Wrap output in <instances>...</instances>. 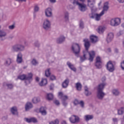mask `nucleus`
<instances>
[{
  "instance_id": "nucleus-1",
  "label": "nucleus",
  "mask_w": 124,
  "mask_h": 124,
  "mask_svg": "<svg viewBox=\"0 0 124 124\" xmlns=\"http://www.w3.org/2000/svg\"><path fill=\"white\" fill-rule=\"evenodd\" d=\"M83 42L84 43L86 51L83 52V56L80 57V62H83L87 60V55H88V54H89L90 56V58L89 59V61L90 62H93L95 54L94 53V51H91V52L88 51L89 48H90V46H91L90 41H89V39L85 38L83 40Z\"/></svg>"
},
{
  "instance_id": "nucleus-2",
  "label": "nucleus",
  "mask_w": 124,
  "mask_h": 124,
  "mask_svg": "<svg viewBox=\"0 0 124 124\" xmlns=\"http://www.w3.org/2000/svg\"><path fill=\"white\" fill-rule=\"evenodd\" d=\"M106 79L105 77H103L102 78L103 82L100 83L97 88L96 96L98 99L100 100H103V98H104V96H105V93L103 92V89H104V87L106 86V83L104 82Z\"/></svg>"
},
{
  "instance_id": "nucleus-3",
  "label": "nucleus",
  "mask_w": 124,
  "mask_h": 124,
  "mask_svg": "<svg viewBox=\"0 0 124 124\" xmlns=\"http://www.w3.org/2000/svg\"><path fill=\"white\" fill-rule=\"evenodd\" d=\"M17 78L20 79V80H25V83L26 85H28V84H30L32 81V74L29 73L27 77L25 75H22L19 76Z\"/></svg>"
},
{
  "instance_id": "nucleus-4",
  "label": "nucleus",
  "mask_w": 124,
  "mask_h": 124,
  "mask_svg": "<svg viewBox=\"0 0 124 124\" xmlns=\"http://www.w3.org/2000/svg\"><path fill=\"white\" fill-rule=\"evenodd\" d=\"M71 50L76 56L78 57V55L80 54L81 51V45L77 43H74L71 46Z\"/></svg>"
},
{
  "instance_id": "nucleus-5",
  "label": "nucleus",
  "mask_w": 124,
  "mask_h": 124,
  "mask_svg": "<svg viewBox=\"0 0 124 124\" xmlns=\"http://www.w3.org/2000/svg\"><path fill=\"white\" fill-rule=\"evenodd\" d=\"M73 4L74 5H78L79 10L82 12L87 10V5L84 3H80L78 0H73Z\"/></svg>"
},
{
  "instance_id": "nucleus-6",
  "label": "nucleus",
  "mask_w": 124,
  "mask_h": 124,
  "mask_svg": "<svg viewBox=\"0 0 124 124\" xmlns=\"http://www.w3.org/2000/svg\"><path fill=\"white\" fill-rule=\"evenodd\" d=\"M24 50H25V46L21 44H16L12 47L13 52H22Z\"/></svg>"
},
{
  "instance_id": "nucleus-7",
  "label": "nucleus",
  "mask_w": 124,
  "mask_h": 124,
  "mask_svg": "<svg viewBox=\"0 0 124 124\" xmlns=\"http://www.w3.org/2000/svg\"><path fill=\"white\" fill-rule=\"evenodd\" d=\"M42 27L45 31H49L51 29V21L48 19H45L43 22Z\"/></svg>"
},
{
  "instance_id": "nucleus-8",
  "label": "nucleus",
  "mask_w": 124,
  "mask_h": 124,
  "mask_svg": "<svg viewBox=\"0 0 124 124\" xmlns=\"http://www.w3.org/2000/svg\"><path fill=\"white\" fill-rule=\"evenodd\" d=\"M121 24V19L119 18H113L110 20V25L112 27H117Z\"/></svg>"
},
{
  "instance_id": "nucleus-9",
  "label": "nucleus",
  "mask_w": 124,
  "mask_h": 124,
  "mask_svg": "<svg viewBox=\"0 0 124 124\" xmlns=\"http://www.w3.org/2000/svg\"><path fill=\"white\" fill-rule=\"evenodd\" d=\"M95 66L98 69H100L102 67V61L100 57L98 56L96 58V62L95 63Z\"/></svg>"
},
{
  "instance_id": "nucleus-10",
  "label": "nucleus",
  "mask_w": 124,
  "mask_h": 124,
  "mask_svg": "<svg viewBox=\"0 0 124 124\" xmlns=\"http://www.w3.org/2000/svg\"><path fill=\"white\" fill-rule=\"evenodd\" d=\"M107 69L109 72H113L115 70V65L112 62L109 61L107 64Z\"/></svg>"
},
{
  "instance_id": "nucleus-11",
  "label": "nucleus",
  "mask_w": 124,
  "mask_h": 124,
  "mask_svg": "<svg viewBox=\"0 0 124 124\" xmlns=\"http://www.w3.org/2000/svg\"><path fill=\"white\" fill-rule=\"evenodd\" d=\"M69 120L71 124H77V123H79L80 118L78 116L72 115L69 118Z\"/></svg>"
},
{
  "instance_id": "nucleus-12",
  "label": "nucleus",
  "mask_w": 124,
  "mask_h": 124,
  "mask_svg": "<svg viewBox=\"0 0 124 124\" xmlns=\"http://www.w3.org/2000/svg\"><path fill=\"white\" fill-rule=\"evenodd\" d=\"M45 14L46 17H47V18H51L53 17V12L52 11V8H46L45 11Z\"/></svg>"
},
{
  "instance_id": "nucleus-13",
  "label": "nucleus",
  "mask_w": 124,
  "mask_h": 124,
  "mask_svg": "<svg viewBox=\"0 0 124 124\" xmlns=\"http://www.w3.org/2000/svg\"><path fill=\"white\" fill-rule=\"evenodd\" d=\"M7 33L5 31L0 30V40L2 41L5 40V36H6Z\"/></svg>"
},
{
  "instance_id": "nucleus-14",
  "label": "nucleus",
  "mask_w": 124,
  "mask_h": 124,
  "mask_svg": "<svg viewBox=\"0 0 124 124\" xmlns=\"http://www.w3.org/2000/svg\"><path fill=\"white\" fill-rule=\"evenodd\" d=\"M88 6L91 8L93 10V8L94 7V3H95V0H87Z\"/></svg>"
},
{
  "instance_id": "nucleus-15",
  "label": "nucleus",
  "mask_w": 124,
  "mask_h": 124,
  "mask_svg": "<svg viewBox=\"0 0 124 124\" xmlns=\"http://www.w3.org/2000/svg\"><path fill=\"white\" fill-rule=\"evenodd\" d=\"M67 65L68 66L69 68L71 69V70H72V71H74V72H76V68L75 67L74 65L72 64L71 62H67Z\"/></svg>"
},
{
  "instance_id": "nucleus-16",
  "label": "nucleus",
  "mask_w": 124,
  "mask_h": 124,
  "mask_svg": "<svg viewBox=\"0 0 124 124\" xmlns=\"http://www.w3.org/2000/svg\"><path fill=\"white\" fill-rule=\"evenodd\" d=\"M103 8V9L101 12H103L104 14H105V12H107V11H108V9H109V2H105Z\"/></svg>"
},
{
  "instance_id": "nucleus-17",
  "label": "nucleus",
  "mask_w": 124,
  "mask_h": 124,
  "mask_svg": "<svg viewBox=\"0 0 124 124\" xmlns=\"http://www.w3.org/2000/svg\"><path fill=\"white\" fill-rule=\"evenodd\" d=\"M59 96H60L61 99L62 101H65L67 99H68V97L66 95H64L62 92H59L58 94Z\"/></svg>"
},
{
  "instance_id": "nucleus-18",
  "label": "nucleus",
  "mask_w": 124,
  "mask_h": 124,
  "mask_svg": "<svg viewBox=\"0 0 124 124\" xmlns=\"http://www.w3.org/2000/svg\"><path fill=\"white\" fill-rule=\"evenodd\" d=\"M16 62L17 63H22V62H23V55L22 53H19L17 54Z\"/></svg>"
},
{
  "instance_id": "nucleus-19",
  "label": "nucleus",
  "mask_w": 124,
  "mask_h": 124,
  "mask_svg": "<svg viewBox=\"0 0 124 124\" xmlns=\"http://www.w3.org/2000/svg\"><path fill=\"white\" fill-rule=\"evenodd\" d=\"M104 15V14L103 12H101L100 14H95L94 15V16L95 17V20L96 21H99L102 17V16H103Z\"/></svg>"
},
{
  "instance_id": "nucleus-20",
  "label": "nucleus",
  "mask_w": 124,
  "mask_h": 124,
  "mask_svg": "<svg viewBox=\"0 0 124 124\" xmlns=\"http://www.w3.org/2000/svg\"><path fill=\"white\" fill-rule=\"evenodd\" d=\"M113 38H114V34H113V33H109L107 38V41L108 43L111 42V41L113 40Z\"/></svg>"
},
{
  "instance_id": "nucleus-21",
  "label": "nucleus",
  "mask_w": 124,
  "mask_h": 124,
  "mask_svg": "<svg viewBox=\"0 0 124 124\" xmlns=\"http://www.w3.org/2000/svg\"><path fill=\"white\" fill-rule=\"evenodd\" d=\"M47 81L46 78H42L41 81L39 83V85L40 87H44V86L47 85Z\"/></svg>"
},
{
  "instance_id": "nucleus-22",
  "label": "nucleus",
  "mask_w": 124,
  "mask_h": 124,
  "mask_svg": "<svg viewBox=\"0 0 124 124\" xmlns=\"http://www.w3.org/2000/svg\"><path fill=\"white\" fill-rule=\"evenodd\" d=\"M90 38L92 43H95L96 42H97V36L94 35H91Z\"/></svg>"
},
{
  "instance_id": "nucleus-23",
  "label": "nucleus",
  "mask_w": 124,
  "mask_h": 124,
  "mask_svg": "<svg viewBox=\"0 0 124 124\" xmlns=\"http://www.w3.org/2000/svg\"><path fill=\"white\" fill-rule=\"evenodd\" d=\"M25 121L27 123H37V120L35 118H31L30 119L25 118Z\"/></svg>"
},
{
  "instance_id": "nucleus-24",
  "label": "nucleus",
  "mask_w": 124,
  "mask_h": 124,
  "mask_svg": "<svg viewBox=\"0 0 124 124\" xmlns=\"http://www.w3.org/2000/svg\"><path fill=\"white\" fill-rule=\"evenodd\" d=\"M84 119L86 122H89L90 120H93V115H86L84 116Z\"/></svg>"
},
{
  "instance_id": "nucleus-25",
  "label": "nucleus",
  "mask_w": 124,
  "mask_h": 124,
  "mask_svg": "<svg viewBox=\"0 0 124 124\" xmlns=\"http://www.w3.org/2000/svg\"><path fill=\"white\" fill-rule=\"evenodd\" d=\"M117 114L120 116L124 114V107H122L117 109Z\"/></svg>"
},
{
  "instance_id": "nucleus-26",
  "label": "nucleus",
  "mask_w": 124,
  "mask_h": 124,
  "mask_svg": "<svg viewBox=\"0 0 124 124\" xmlns=\"http://www.w3.org/2000/svg\"><path fill=\"white\" fill-rule=\"evenodd\" d=\"M31 108H32V104L30 102H28L26 103L25 105V110L26 111H29L30 109H31Z\"/></svg>"
},
{
  "instance_id": "nucleus-27",
  "label": "nucleus",
  "mask_w": 124,
  "mask_h": 124,
  "mask_svg": "<svg viewBox=\"0 0 124 124\" xmlns=\"http://www.w3.org/2000/svg\"><path fill=\"white\" fill-rule=\"evenodd\" d=\"M106 30V28H105V27L100 26L98 28V32H99V33H103Z\"/></svg>"
},
{
  "instance_id": "nucleus-28",
  "label": "nucleus",
  "mask_w": 124,
  "mask_h": 124,
  "mask_svg": "<svg viewBox=\"0 0 124 124\" xmlns=\"http://www.w3.org/2000/svg\"><path fill=\"white\" fill-rule=\"evenodd\" d=\"M65 40V37L63 36H61L57 40V43H62L63 41Z\"/></svg>"
},
{
  "instance_id": "nucleus-29",
  "label": "nucleus",
  "mask_w": 124,
  "mask_h": 124,
  "mask_svg": "<svg viewBox=\"0 0 124 124\" xmlns=\"http://www.w3.org/2000/svg\"><path fill=\"white\" fill-rule=\"evenodd\" d=\"M69 83V79H65L62 84V88H67Z\"/></svg>"
},
{
  "instance_id": "nucleus-30",
  "label": "nucleus",
  "mask_w": 124,
  "mask_h": 124,
  "mask_svg": "<svg viewBox=\"0 0 124 124\" xmlns=\"http://www.w3.org/2000/svg\"><path fill=\"white\" fill-rule=\"evenodd\" d=\"M85 90V94L86 95V96H89V95H91L92 94V92L90 91H89V89L87 86H85L84 87Z\"/></svg>"
},
{
  "instance_id": "nucleus-31",
  "label": "nucleus",
  "mask_w": 124,
  "mask_h": 124,
  "mask_svg": "<svg viewBox=\"0 0 124 124\" xmlns=\"http://www.w3.org/2000/svg\"><path fill=\"white\" fill-rule=\"evenodd\" d=\"M40 112L43 116H46L47 115V111H46V110L43 107H41L40 108Z\"/></svg>"
},
{
  "instance_id": "nucleus-32",
  "label": "nucleus",
  "mask_w": 124,
  "mask_h": 124,
  "mask_svg": "<svg viewBox=\"0 0 124 124\" xmlns=\"http://www.w3.org/2000/svg\"><path fill=\"white\" fill-rule=\"evenodd\" d=\"M11 112L13 115H17L18 111H17V108L14 107L11 109Z\"/></svg>"
},
{
  "instance_id": "nucleus-33",
  "label": "nucleus",
  "mask_w": 124,
  "mask_h": 124,
  "mask_svg": "<svg viewBox=\"0 0 124 124\" xmlns=\"http://www.w3.org/2000/svg\"><path fill=\"white\" fill-rule=\"evenodd\" d=\"M32 102L34 104H36L37 103H38V102H40V98L38 97H34V98H33Z\"/></svg>"
},
{
  "instance_id": "nucleus-34",
  "label": "nucleus",
  "mask_w": 124,
  "mask_h": 124,
  "mask_svg": "<svg viewBox=\"0 0 124 124\" xmlns=\"http://www.w3.org/2000/svg\"><path fill=\"white\" fill-rule=\"evenodd\" d=\"M11 62H12V61L11 59L8 58L6 60V62L4 63L5 65L6 66H9L10 64H11Z\"/></svg>"
},
{
  "instance_id": "nucleus-35",
  "label": "nucleus",
  "mask_w": 124,
  "mask_h": 124,
  "mask_svg": "<svg viewBox=\"0 0 124 124\" xmlns=\"http://www.w3.org/2000/svg\"><path fill=\"white\" fill-rule=\"evenodd\" d=\"M76 87L78 91H81L82 90V85L80 82H78L76 84Z\"/></svg>"
},
{
  "instance_id": "nucleus-36",
  "label": "nucleus",
  "mask_w": 124,
  "mask_h": 124,
  "mask_svg": "<svg viewBox=\"0 0 124 124\" xmlns=\"http://www.w3.org/2000/svg\"><path fill=\"white\" fill-rule=\"evenodd\" d=\"M54 98V95L52 93H48L46 95V99L47 100H52Z\"/></svg>"
},
{
  "instance_id": "nucleus-37",
  "label": "nucleus",
  "mask_w": 124,
  "mask_h": 124,
  "mask_svg": "<svg viewBox=\"0 0 124 124\" xmlns=\"http://www.w3.org/2000/svg\"><path fill=\"white\" fill-rule=\"evenodd\" d=\"M112 93L114 95H119L120 94V91L118 89H113L112 91Z\"/></svg>"
},
{
  "instance_id": "nucleus-38",
  "label": "nucleus",
  "mask_w": 124,
  "mask_h": 124,
  "mask_svg": "<svg viewBox=\"0 0 124 124\" xmlns=\"http://www.w3.org/2000/svg\"><path fill=\"white\" fill-rule=\"evenodd\" d=\"M64 18L65 21H68V19H69V14L67 12L64 13Z\"/></svg>"
},
{
  "instance_id": "nucleus-39",
  "label": "nucleus",
  "mask_w": 124,
  "mask_h": 124,
  "mask_svg": "<svg viewBox=\"0 0 124 124\" xmlns=\"http://www.w3.org/2000/svg\"><path fill=\"white\" fill-rule=\"evenodd\" d=\"M45 75L46 77H49L51 75V72H50V69H47L45 71Z\"/></svg>"
},
{
  "instance_id": "nucleus-40",
  "label": "nucleus",
  "mask_w": 124,
  "mask_h": 124,
  "mask_svg": "<svg viewBox=\"0 0 124 124\" xmlns=\"http://www.w3.org/2000/svg\"><path fill=\"white\" fill-rule=\"evenodd\" d=\"M60 124V121L58 119H56L54 121H51L49 122V124Z\"/></svg>"
},
{
  "instance_id": "nucleus-41",
  "label": "nucleus",
  "mask_w": 124,
  "mask_h": 124,
  "mask_svg": "<svg viewBox=\"0 0 124 124\" xmlns=\"http://www.w3.org/2000/svg\"><path fill=\"white\" fill-rule=\"evenodd\" d=\"M16 26L15 24H13L12 25H10L8 27L9 30H13L14 29H15Z\"/></svg>"
},
{
  "instance_id": "nucleus-42",
  "label": "nucleus",
  "mask_w": 124,
  "mask_h": 124,
  "mask_svg": "<svg viewBox=\"0 0 124 124\" xmlns=\"http://www.w3.org/2000/svg\"><path fill=\"white\" fill-rule=\"evenodd\" d=\"M39 11V7H38V6L37 5L35 6L34 8V12H38Z\"/></svg>"
},
{
  "instance_id": "nucleus-43",
  "label": "nucleus",
  "mask_w": 124,
  "mask_h": 124,
  "mask_svg": "<svg viewBox=\"0 0 124 124\" xmlns=\"http://www.w3.org/2000/svg\"><path fill=\"white\" fill-rule=\"evenodd\" d=\"M31 63L33 65H36L37 64V62L35 59H33L31 61Z\"/></svg>"
},
{
  "instance_id": "nucleus-44",
  "label": "nucleus",
  "mask_w": 124,
  "mask_h": 124,
  "mask_svg": "<svg viewBox=\"0 0 124 124\" xmlns=\"http://www.w3.org/2000/svg\"><path fill=\"white\" fill-rule=\"evenodd\" d=\"M79 28L80 29H84V23L82 21H80L79 23Z\"/></svg>"
},
{
  "instance_id": "nucleus-45",
  "label": "nucleus",
  "mask_w": 124,
  "mask_h": 124,
  "mask_svg": "<svg viewBox=\"0 0 124 124\" xmlns=\"http://www.w3.org/2000/svg\"><path fill=\"white\" fill-rule=\"evenodd\" d=\"M121 67L123 70H124V61L121 63Z\"/></svg>"
},
{
  "instance_id": "nucleus-46",
  "label": "nucleus",
  "mask_w": 124,
  "mask_h": 124,
  "mask_svg": "<svg viewBox=\"0 0 124 124\" xmlns=\"http://www.w3.org/2000/svg\"><path fill=\"white\" fill-rule=\"evenodd\" d=\"M6 86L9 89H12L13 88V85L12 84H6Z\"/></svg>"
},
{
  "instance_id": "nucleus-47",
  "label": "nucleus",
  "mask_w": 124,
  "mask_h": 124,
  "mask_svg": "<svg viewBox=\"0 0 124 124\" xmlns=\"http://www.w3.org/2000/svg\"><path fill=\"white\" fill-rule=\"evenodd\" d=\"M34 45L36 47H39V46H40V44H39L38 41H36L34 43Z\"/></svg>"
},
{
  "instance_id": "nucleus-48",
  "label": "nucleus",
  "mask_w": 124,
  "mask_h": 124,
  "mask_svg": "<svg viewBox=\"0 0 124 124\" xmlns=\"http://www.w3.org/2000/svg\"><path fill=\"white\" fill-rule=\"evenodd\" d=\"M78 104H80L81 107H82V108H84V101H81Z\"/></svg>"
},
{
  "instance_id": "nucleus-49",
  "label": "nucleus",
  "mask_w": 124,
  "mask_h": 124,
  "mask_svg": "<svg viewBox=\"0 0 124 124\" xmlns=\"http://www.w3.org/2000/svg\"><path fill=\"white\" fill-rule=\"evenodd\" d=\"M50 79L52 80H56V77L54 75H51L50 77Z\"/></svg>"
},
{
  "instance_id": "nucleus-50",
  "label": "nucleus",
  "mask_w": 124,
  "mask_h": 124,
  "mask_svg": "<svg viewBox=\"0 0 124 124\" xmlns=\"http://www.w3.org/2000/svg\"><path fill=\"white\" fill-rule=\"evenodd\" d=\"M54 103H55V104H56V105H60V102L58 100H55L54 101Z\"/></svg>"
},
{
  "instance_id": "nucleus-51",
  "label": "nucleus",
  "mask_w": 124,
  "mask_h": 124,
  "mask_svg": "<svg viewBox=\"0 0 124 124\" xmlns=\"http://www.w3.org/2000/svg\"><path fill=\"white\" fill-rule=\"evenodd\" d=\"M74 104H75V105H77V104H79V101H78V100L77 99H75L74 101Z\"/></svg>"
},
{
  "instance_id": "nucleus-52",
  "label": "nucleus",
  "mask_w": 124,
  "mask_h": 124,
  "mask_svg": "<svg viewBox=\"0 0 124 124\" xmlns=\"http://www.w3.org/2000/svg\"><path fill=\"white\" fill-rule=\"evenodd\" d=\"M51 3H56L57 2V0H49Z\"/></svg>"
},
{
  "instance_id": "nucleus-53",
  "label": "nucleus",
  "mask_w": 124,
  "mask_h": 124,
  "mask_svg": "<svg viewBox=\"0 0 124 124\" xmlns=\"http://www.w3.org/2000/svg\"><path fill=\"white\" fill-rule=\"evenodd\" d=\"M62 103L64 106H66L67 105V103H66L65 101H62Z\"/></svg>"
},
{
  "instance_id": "nucleus-54",
  "label": "nucleus",
  "mask_w": 124,
  "mask_h": 124,
  "mask_svg": "<svg viewBox=\"0 0 124 124\" xmlns=\"http://www.w3.org/2000/svg\"><path fill=\"white\" fill-rule=\"evenodd\" d=\"M113 122L114 123H118V119L117 118H113L112 119Z\"/></svg>"
},
{
  "instance_id": "nucleus-55",
  "label": "nucleus",
  "mask_w": 124,
  "mask_h": 124,
  "mask_svg": "<svg viewBox=\"0 0 124 124\" xmlns=\"http://www.w3.org/2000/svg\"><path fill=\"white\" fill-rule=\"evenodd\" d=\"M61 124H67V123H66V121L63 120L61 122Z\"/></svg>"
},
{
  "instance_id": "nucleus-56",
  "label": "nucleus",
  "mask_w": 124,
  "mask_h": 124,
  "mask_svg": "<svg viewBox=\"0 0 124 124\" xmlns=\"http://www.w3.org/2000/svg\"><path fill=\"white\" fill-rule=\"evenodd\" d=\"M16 0V1L23 2V1H26L27 0Z\"/></svg>"
},
{
  "instance_id": "nucleus-57",
  "label": "nucleus",
  "mask_w": 124,
  "mask_h": 124,
  "mask_svg": "<svg viewBox=\"0 0 124 124\" xmlns=\"http://www.w3.org/2000/svg\"><path fill=\"white\" fill-rule=\"evenodd\" d=\"M119 2L123 3L124 2V0H118Z\"/></svg>"
},
{
  "instance_id": "nucleus-58",
  "label": "nucleus",
  "mask_w": 124,
  "mask_h": 124,
  "mask_svg": "<svg viewBox=\"0 0 124 124\" xmlns=\"http://www.w3.org/2000/svg\"><path fill=\"white\" fill-rule=\"evenodd\" d=\"M36 81H37V82H38V81H39V78H36Z\"/></svg>"
},
{
  "instance_id": "nucleus-59",
  "label": "nucleus",
  "mask_w": 124,
  "mask_h": 124,
  "mask_svg": "<svg viewBox=\"0 0 124 124\" xmlns=\"http://www.w3.org/2000/svg\"><path fill=\"white\" fill-rule=\"evenodd\" d=\"M122 27L124 28V23L122 24Z\"/></svg>"
},
{
  "instance_id": "nucleus-60",
  "label": "nucleus",
  "mask_w": 124,
  "mask_h": 124,
  "mask_svg": "<svg viewBox=\"0 0 124 124\" xmlns=\"http://www.w3.org/2000/svg\"><path fill=\"white\" fill-rule=\"evenodd\" d=\"M80 1H81L82 2H84L85 1V0H79Z\"/></svg>"
},
{
  "instance_id": "nucleus-61",
  "label": "nucleus",
  "mask_w": 124,
  "mask_h": 124,
  "mask_svg": "<svg viewBox=\"0 0 124 124\" xmlns=\"http://www.w3.org/2000/svg\"><path fill=\"white\" fill-rule=\"evenodd\" d=\"M108 50L109 52H111V49H110V48H109Z\"/></svg>"
},
{
  "instance_id": "nucleus-62",
  "label": "nucleus",
  "mask_w": 124,
  "mask_h": 124,
  "mask_svg": "<svg viewBox=\"0 0 124 124\" xmlns=\"http://www.w3.org/2000/svg\"><path fill=\"white\" fill-rule=\"evenodd\" d=\"M90 18H93V16H90Z\"/></svg>"
},
{
  "instance_id": "nucleus-63",
  "label": "nucleus",
  "mask_w": 124,
  "mask_h": 124,
  "mask_svg": "<svg viewBox=\"0 0 124 124\" xmlns=\"http://www.w3.org/2000/svg\"><path fill=\"white\" fill-rule=\"evenodd\" d=\"M100 4H101V2H100L99 3V5H100Z\"/></svg>"
},
{
  "instance_id": "nucleus-64",
  "label": "nucleus",
  "mask_w": 124,
  "mask_h": 124,
  "mask_svg": "<svg viewBox=\"0 0 124 124\" xmlns=\"http://www.w3.org/2000/svg\"><path fill=\"white\" fill-rule=\"evenodd\" d=\"M116 52H118V49H116Z\"/></svg>"
}]
</instances>
